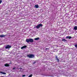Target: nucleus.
<instances>
[{
    "label": "nucleus",
    "mask_w": 77,
    "mask_h": 77,
    "mask_svg": "<svg viewBox=\"0 0 77 77\" xmlns=\"http://www.w3.org/2000/svg\"><path fill=\"white\" fill-rule=\"evenodd\" d=\"M26 42L27 43H29V42H33V40L32 38L26 39Z\"/></svg>",
    "instance_id": "f257e3e1"
},
{
    "label": "nucleus",
    "mask_w": 77,
    "mask_h": 77,
    "mask_svg": "<svg viewBox=\"0 0 77 77\" xmlns=\"http://www.w3.org/2000/svg\"><path fill=\"white\" fill-rule=\"evenodd\" d=\"M27 57L29 58H33L35 57V55L33 54H29L27 55Z\"/></svg>",
    "instance_id": "f03ea898"
},
{
    "label": "nucleus",
    "mask_w": 77,
    "mask_h": 77,
    "mask_svg": "<svg viewBox=\"0 0 77 77\" xmlns=\"http://www.w3.org/2000/svg\"><path fill=\"white\" fill-rule=\"evenodd\" d=\"M42 26H43V25L42 24H39L36 26V28L37 29H39L40 27H42Z\"/></svg>",
    "instance_id": "7ed1b4c3"
},
{
    "label": "nucleus",
    "mask_w": 77,
    "mask_h": 77,
    "mask_svg": "<svg viewBox=\"0 0 77 77\" xmlns=\"http://www.w3.org/2000/svg\"><path fill=\"white\" fill-rule=\"evenodd\" d=\"M11 46L9 45H8L5 47V48H6V49H8L9 48H11Z\"/></svg>",
    "instance_id": "20e7f679"
},
{
    "label": "nucleus",
    "mask_w": 77,
    "mask_h": 77,
    "mask_svg": "<svg viewBox=\"0 0 77 77\" xmlns=\"http://www.w3.org/2000/svg\"><path fill=\"white\" fill-rule=\"evenodd\" d=\"M26 47H27V46L26 45L23 46L21 48V49H23V48H26Z\"/></svg>",
    "instance_id": "39448f33"
},
{
    "label": "nucleus",
    "mask_w": 77,
    "mask_h": 77,
    "mask_svg": "<svg viewBox=\"0 0 77 77\" xmlns=\"http://www.w3.org/2000/svg\"><path fill=\"white\" fill-rule=\"evenodd\" d=\"M6 36V35H0V37L1 38H3L4 37H5Z\"/></svg>",
    "instance_id": "423d86ee"
},
{
    "label": "nucleus",
    "mask_w": 77,
    "mask_h": 77,
    "mask_svg": "<svg viewBox=\"0 0 77 77\" xmlns=\"http://www.w3.org/2000/svg\"><path fill=\"white\" fill-rule=\"evenodd\" d=\"M55 57H56V60H57L58 62H59V58H57V56H56Z\"/></svg>",
    "instance_id": "0eeeda50"
},
{
    "label": "nucleus",
    "mask_w": 77,
    "mask_h": 77,
    "mask_svg": "<svg viewBox=\"0 0 77 77\" xmlns=\"http://www.w3.org/2000/svg\"><path fill=\"white\" fill-rule=\"evenodd\" d=\"M10 65H9V64L7 63H6L4 65V66H6V67L9 66Z\"/></svg>",
    "instance_id": "6e6552de"
},
{
    "label": "nucleus",
    "mask_w": 77,
    "mask_h": 77,
    "mask_svg": "<svg viewBox=\"0 0 77 77\" xmlns=\"http://www.w3.org/2000/svg\"><path fill=\"white\" fill-rule=\"evenodd\" d=\"M34 7L37 9L39 8V6H38V5H35L34 6Z\"/></svg>",
    "instance_id": "1a4fd4ad"
},
{
    "label": "nucleus",
    "mask_w": 77,
    "mask_h": 77,
    "mask_svg": "<svg viewBox=\"0 0 77 77\" xmlns=\"http://www.w3.org/2000/svg\"><path fill=\"white\" fill-rule=\"evenodd\" d=\"M62 41H64V42H66V41H67V40H66L64 38H63L62 40Z\"/></svg>",
    "instance_id": "9d476101"
},
{
    "label": "nucleus",
    "mask_w": 77,
    "mask_h": 77,
    "mask_svg": "<svg viewBox=\"0 0 77 77\" xmlns=\"http://www.w3.org/2000/svg\"><path fill=\"white\" fill-rule=\"evenodd\" d=\"M72 38L71 37L69 36H67L66 37V38H69V39H71Z\"/></svg>",
    "instance_id": "9b49d317"
},
{
    "label": "nucleus",
    "mask_w": 77,
    "mask_h": 77,
    "mask_svg": "<svg viewBox=\"0 0 77 77\" xmlns=\"http://www.w3.org/2000/svg\"><path fill=\"white\" fill-rule=\"evenodd\" d=\"M39 38L38 37L35 38V41H37L38 40H39Z\"/></svg>",
    "instance_id": "f8f14e48"
},
{
    "label": "nucleus",
    "mask_w": 77,
    "mask_h": 77,
    "mask_svg": "<svg viewBox=\"0 0 77 77\" xmlns=\"http://www.w3.org/2000/svg\"><path fill=\"white\" fill-rule=\"evenodd\" d=\"M0 73L2 74H5V75L6 74V73L5 72H1Z\"/></svg>",
    "instance_id": "ddd939ff"
},
{
    "label": "nucleus",
    "mask_w": 77,
    "mask_h": 77,
    "mask_svg": "<svg viewBox=\"0 0 77 77\" xmlns=\"http://www.w3.org/2000/svg\"><path fill=\"white\" fill-rule=\"evenodd\" d=\"M74 29H75V30H77V26H75L74 27Z\"/></svg>",
    "instance_id": "4468645a"
},
{
    "label": "nucleus",
    "mask_w": 77,
    "mask_h": 77,
    "mask_svg": "<svg viewBox=\"0 0 77 77\" xmlns=\"http://www.w3.org/2000/svg\"><path fill=\"white\" fill-rule=\"evenodd\" d=\"M32 77V74L28 76V77Z\"/></svg>",
    "instance_id": "2eb2a0df"
},
{
    "label": "nucleus",
    "mask_w": 77,
    "mask_h": 77,
    "mask_svg": "<svg viewBox=\"0 0 77 77\" xmlns=\"http://www.w3.org/2000/svg\"><path fill=\"white\" fill-rule=\"evenodd\" d=\"M75 47L76 48H77V44H76L75 45Z\"/></svg>",
    "instance_id": "dca6fc26"
},
{
    "label": "nucleus",
    "mask_w": 77,
    "mask_h": 77,
    "mask_svg": "<svg viewBox=\"0 0 77 77\" xmlns=\"http://www.w3.org/2000/svg\"><path fill=\"white\" fill-rule=\"evenodd\" d=\"M2 0H0V4L2 3Z\"/></svg>",
    "instance_id": "f3484780"
},
{
    "label": "nucleus",
    "mask_w": 77,
    "mask_h": 77,
    "mask_svg": "<svg viewBox=\"0 0 77 77\" xmlns=\"http://www.w3.org/2000/svg\"><path fill=\"white\" fill-rule=\"evenodd\" d=\"M25 76H26V75H22V77H25Z\"/></svg>",
    "instance_id": "a211bd4d"
},
{
    "label": "nucleus",
    "mask_w": 77,
    "mask_h": 77,
    "mask_svg": "<svg viewBox=\"0 0 77 77\" xmlns=\"http://www.w3.org/2000/svg\"><path fill=\"white\" fill-rule=\"evenodd\" d=\"M45 50H49V48H46L45 49Z\"/></svg>",
    "instance_id": "6ab92c4d"
},
{
    "label": "nucleus",
    "mask_w": 77,
    "mask_h": 77,
    "mask_svg": "<svg viewBox=\"0 0 77 77\" xmlns=\"http://www.w3.org/2000/svg\"><path fill=\"white\" fill-rule=\"evenodd\" d=\"M15 69V67H14L13 69Z\"/></svg>",
    "instance_id": "aec40b11"
},
{
    "label": "nucleus",
    "mask_w": 77,
    "mask_h": 77,
    "mask_svg": "<svg viewBox=\"0 0 77 77\" xmlns=\"http://www.w3.org/2000/svg\"><path fill=\"white\" fill-rule=\"evenodd\" d=\"M19 69H22V68H21V67H20V68H19Z\"/></svg>",
    "instance_id": "412c9836"
},
{
    "label": "nucleus",
    "mask_w": 77,
    "mask_h": 77,
    "mask_svg": "<svg viewBox=\"0 0 77 77\" xmlns=\"http://www.w3.org/2000/svg\"><path fill=\"white\" fill-rule=\"evenodd\" d=\"M35 63H34V64Z\"/></svg>",
    "instance_id": "4be33fe9"
}]
</instances>
